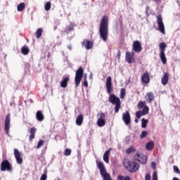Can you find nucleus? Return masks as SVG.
Instances as JSON below:
<instances>
[{"label":"nucleus","mask_w":180,"mask_h":180,"mask_svg":"<svg viewBox=\"0 0 180 180\" xmlns=\"http://www.w3.org/2000/svg\"><path fill=\"white\" fill-rule=\"evenodd\" d=\"M64 155L66 157H68V155H71V149L66 148L64 152Z\"/></svg>","instance_id":"36"},{"label":"nucleus","mask_w":180,"mask_h":180,"mask_svg":"<svg viewBox=\"0 0 180 180\" xmlns=\"http://www.w3.org/2000/svg\"><path fill=\"white\" fill-rule=\"evenodd\" d=\"M21 53L22 54H24V56H27V54H29V48H27V46H22Z\"/></svg>","instance_id":"26"},{"label":"nucleus","mask_w":180,"mask_h":180,"mask_svg":"<svg viewBox=\"0 0 180 180\" xmlns=\"http://www.w3.org/2000/svg\"><path fill=\"white\" fill-rule=\"evenodd\" d=\"M26 6V5L25 4V3H20L18 6H17V11L18 12H22V11H23V9H25V7Z\"/></svg>","instance_id":"27"},{"label":"nucleus","mask_w":180,"mask_h":180,"mask_svg":"<svg viewBox=\"0 0 180 180\" xmlns=\"http://www.w3.org/2000/svg\"><path fill=\"white\" fill-rule=\"evenodd\" d=\"M74 29V25L72 24H70L69 26L66 27V32L70 33L71 30H73Z\"/></svg>","instance_id":"34"},{"label":"nucleus","mask_w":180,"mask_h":180,"mask_svg":"<svg viewBox=\"0 0 180 180\" xmlns=\"http://www.w3.org/2000/svg\"><path fill=\"white\" fill-rule=\"evenodd\" d=\"M169 75L168 73H165L163 77L162 78V85H167L168 84Z\"/></svg>","instance_id":"23"},{"label":"nucleus","mask_w":180,"mask_h":180,"mask_svg":"<svg viewBox=\"0 0 180 180\" xmlns=\"http://www.w3.org/2000/svg\"><path fill=\"white\" fill-rule=\"evenodd\" d=\"M118 180H130V176H117Z\"/></svg>","instance_id":"32"},{"label":"nucleus","mask_w":180,"mask_h":180,"mask_svg":"<svg viewBox=\"0 0 180 180\" xmlns=\"http://www.w3.org/2000/svg\"><path fill=\"white\" fill-rule=\"evenodd\" d=\"M109 154H110V150H106L103 154V161H105L106 164H109Z\"/></svg>","instance_id":"22"},{"label":"nucleus","mask_w":180,"mask_h":180,"mask_svg":"<svg viewBox=\"0 0 180 180\" xmlns=\"http://www.w3.org/2000/svg\"><path fill=\"white\" fill-rule=\"evenodd\" d=\"M174 171L176 174H180L179 169L176 166H174Z\"/></svg>","instance_id":"43"},{"label":"nucleus","mask_w":180,"mask_h":180,"mask_svg":"<svg viewBox=\"0 0 180 180\" xmlns=\"http://www.w3.org/2000/svg\"><path fill=\"white\" fill-rule=\"evenodd\" d=\"M160 49V57L162 64H167V58L165 57V49H167V44L165 42H162L159 45Z\"/></svg>","instance_id":"5"},{"label":"nucleus","mask_w":180,"mask_h":180,"mask_svg":"<svg viewBox=\"0 0 180 180\" xmlns=\"http://www.w3.org/2000/svg\"><path fill=\"white\" fill-rule=\"evenodd\" d=\"M124 167L129 172H137L140 168V165L136 162L129 161L124 164Z\"/></svg>","instance_id":"4"},{"label":"nucleus","mask_w":180,"mask_h":180,"mask_svg":"<svg viewBox=\"0 0 180 180\" xmlns=\"http://www.w3.org/2000/svg\"><path fill=\"white\" fill-rule=\"evenodd\" d=\"M150 110V108H148V106L145 105L143 109L141 111L144 115H148V112Z\"/></svg>","instance_id":"31"},{"label":"nucleus","mask_w":180,"mask_h":180,"mask_svg":"<svg viewBox=\"0 0 180 180\" xmlns=\"http://www.w3.org/2000/svg\"><path fill=\"white\" fill-rule=\"evenodd\" d=\"M12 167L8 160H4L1 164V171H11Z\"/></svg>","instance_id":"11"},{"label":"nucleus","mask_w":180,"mask_h":180,"mask_svg":"<svg viewBox=\"0 0 180 180\" xmlns=\"http://www.w3.org/2000/svg\"><path fill=\"white\" fill-rule=\"evenodd\" d=\"M124 96H126V89H121L120 94V99H124Z\"/></svg>","instance_id":"30"},{"label":"nucleus","mask_w":180,"mask_h":180,"mask_svg":"<svg viewBox=\"0 0 180 180\" xmlns=\"http://www.w3.org/2000/svg\"><path fill=\"white\" fill-rule=\"evenodd\" d=\"M68 50H72V47L71 46V45H68Z\"/></svg>","instance_id":"49"},{"label":"nucleus","mask_w":180,"mask_h":180,"mask_svg":"<svg viewBox=\"0 0 180 180\" xmlns=\"http://www.w3.org/2000/svg\"><path fill=\"white\" fill-rule=\"evenodd\" d=\"M133 50L135 53H141L143 50V46L139 41H134L132 44Z\"/></svg>","instance_id":"10"},{"label":"nucleus","mask_w":180,"mask_h":180,"mask_svg":"<svg viewBox=\"0 0 180 180\" xmlns=\"http://www.w3.org/2000/svg\"><path fill=\"white\" fill-rule=\"evenodd\" d=\"M136 116L137 119H140V117H141V116H144V115L141 111H138L136 113Z\"/></svg>","instance_id":"38"},{"label":"nucleus","mask_w":180,"mask_h":180,"mask_svg":"<svg viewBox=\"0 0 180 180\" xmlns=\"http://www.w3.org/2000/svg\"><path fill=\"white\" fill-rule=\"evenodd\" d=\"M84 75V69L82 68H79V69L76 72L75 82L76 86H78L81 82V79H82V77Z\"/></svg>","instance_id":"7"},{"label":"nucleus","mask_w":180,"mask_h":180,"mask_svg":"<svg viewBox=\"0 0 180 180\" xmlns=\"http://www.w3.org/2000/svg\"><path fill=\"white\" fill-rule=\"evenodd\" d=\"M36 119L38 122H43L44 120V115L41 110H38L36 113Z\"/></svg>","instance_id":"20"},{"label":"nucleus","mask_w":180,"mask_h":180,"mask_svg":"<svg viewBox=\"0 0 180 180\" xmlns=\"http://www.w3.org/2000/svg\"><path fill=\"white\" fill-rule=\"evenodd\" d=\"M141 81L143 84H150V75L148 72L143 74Z\"/></svg>","instance_id":"18"},{"label":"nucleus","mask_w":180,"mask_h":180,"mask_svg":"<svg viewBox=\"0 0 180 180\" xmlns=\"http://www.w3.org/2000/svg\"><path fill=\"white\" fill-rule=\"evenodd\" d=\"M145 179L146 180H150L151 176L148 174L146 175Z\"/></svg>","instance_id":"45"},{"label":"nucleus","mask_w":180,"mask_h":180,"mask_svg":"<svg viewBox=\"0 0 180 180\" xmlns=\"http://www.w3.org/2000/svg\"><path fill=\"white\" fill-rule=\"evenodd\" d=\"M133 151H135L134 148H129L126 150L127 154H131V153H133Z\"/></svg>","instance_id":"40"},{"label":"nucleus","mask_w":180,"mask_h":180,"mask_svg":"<svg viewBox=\"0 0 180 180\" xmlns=\"http://www.w3.org/2000/svg\"><path fill=\"white\" fill-rule=\"evenodd\" d=\"M42 33H43V30H41V28L38 29L36 32L37 39H40V37H41Z\"/></svg>","instance_id":"29"},{"label":"nucleus","mask_w":180,"mask_h":180,"mask_svg":"<svg viewBox=\"0 0 180 180\" xmlns=\"http://www.w3.org/2000/svg\"><path fill=\"white\" fill-rule=\"evenodd\" d=\"M150 11V7H146V15L148 16V11Z\"/></svg>","instance_id":"47"},{"label":"nucleus","mask_w":180,"mask_h":180,"mask_svg":"<svg viewBox=\"0 0 180 180\" xmlns=\"http://www.w3.org/2000/svg\"><path fill=\"white\" fill-rule=\"evenodd\" d=\"M105 88L107 93L109 96V102L112 103V105H115V112L119 113V110L120 109V106L122 105V103L120 102V98L119 97L116 96L115 94H112V91H113V87H112V77L109 76L106 79L105 82Z\"/></svg>","instance_id":"1"},{"label":"nucleus","mask_w":180,"mask_h":180,"mask_svg":"<svg viewBox=\"0 0 180 180\" xmlns=\"http://www.w3.org/2000/svg\"><path fill=\"white\" fill-rule=\"evenodd\" d=\"M90 78H92V75H90Z\"/></svg>","instance_id":"53"},{"label":"nucleus","mask_w":180,"mask_h":180,"mask_svg":"<svg viewBox=\"0 0 180 180\" xmlns=\"http://www.w3.org/2000/svg\"><path fill=\"white\" fill-rule=\"evenodd\" d=\"M9 129H11V114H8L5 119L6 134H9Z\"/></svg>","instance_id":"14"},{"label":"nucleus","mask_w":180,"mask_h":180,"mask_svg":"<svg viewBox=\"0 0 180 180\" xmlns=\"http://www.w3.org/2000/svg\"><path fill=\"white\" fill-rule=\"evenodd\" d=\"M157 23L159 32L162 34H165V26L164 25V22L162 21V17L161 15L157 16Z\"/></svg>","instance_id":"8"},{"label":"nucleus","mask_w":180,"mask_h":180,"mask_svg":"<svg viewBox=\"0 0 180 180\" xmlns=\"http://www.w3.org/2000/svg\"><path fill=\"white\" fill-rule=\"evenodd\" d=\"M172 180H179V179H178L176 177H174Z\"/></svg>","instance_id":"51"},{"label":"nucleus","mask_w":180,"mask_h":180,"mask_svg":"<svg viewBox=\"0 0 180 180\" xmlns=\"http://www.w3.org/2000/svg\"><path fill=\"white\" fill-rule=\"evenodd\" d=\"M14 156L16 160L17 164H22L23 158H22V153L19 152V150L16 148L14 149Z\"/></svg>","instance_id":"12"},{"label":"nucleus","mask_w":180,"mask_h":180,"mask_svg":"<svg viewBox=\"0 0 180 180\" xmlns=\"http://www.w3.org/2000/svg\"><path fill=\"white\" fill-rule=\"evenodd\" d=\"M148 133L146 131H143L140 135V139H146Z\"/></svg>","instance_id":"35"},{"label":"nucleus","mask_w":180,"mask_h":180,"mask_svg":"<svg viewBox=\"0 0 180 180\" xmlns=\"http://www.w3.org/2000/svg\"><path fill=\"white\" fill-rule=\"evenodd\" d=\"M125 61L129 64L134 63V52H127L125 55Z\"/></svg>","instance_id":"13"},{"label":"nucleus","mask_w":180,"mask_h":180,"mask_svg":"<svg viewBox=\"0 0 180 180\" xmlns=\"http://www.w3.org/2000/svg\"><path fill=\"white\" fill-rule=\"evenodd\" d=\"M40 180H47V174H43L41 176Z\"/></svg>","instance_id":"42"},{"label":"nucleus","mask_w":180,"mask_h":180,"mask_svg":"<svg viewBox=\"0 0 180 180\" xmlns=\"http://www.w3.org/2000/svg\"><path fill=\"white\" fill-rule=\"evenodd\" d=\"M43 144H44V141L43 140H40L39 142H38V144L37 146V148H40V147H41L43 146Z\"/></svg>","instance_id":"39"},{"label":"nucleus","mask_w":180,"mask_h":180,"mask_svg":"<svg viewBox=\"0 0 180 180\" xmlns=\"http://www.w3.org/2000/svg\"><path fill=\"white\" fill-rule=\"evenodd\" d=\"M84 122V115H79L76 118V124L77 126H82V123Z\"/></svg>","instance_id":"21"},{"label":"nucleus","mask_w":180,"mask_h":180,"mask_svg":"<svg viewBox=\"0 0 180 180\" xmlns=\"http://www.w3.org/2000/svg\"><path fill=\"white\" fill-rule=\"evenodd\" d=\"M106 124V115L104 112L97 114V125L98 127H103Z\"/></svg>","instance_id":"6"},{"label":"nucleus","mask_w":180,"mask_h":180,"mask_svg":"<svg viewBox=\"0 0 180 180\" xmlns=\"http://www.w3.org/2000/svg\"><path fill=\"white\" fill-rule=\"evenodd\" d=\"M120 56H121L120 51H117V57H118V58H120Z\"/></svg>","instance_id":"48"},{"label":"nucleus","mask_w":180,"mask_h":180,"mask_svg":"<svg viewBox=\"0 0 180 180\" xmlns=\"http://www.w3.org/2000/svg\"><path fill=\"white\" fill-rule=\"evenodd\" d=\"M148 123V120H146L144 118H142L141 120V127L143 129H146L147 127V124Z\"/></svg>","instance_id":"28"},{"label":"nucleus","mask_w":180,"mask_h":180,"mask_svg":"<svg viewBox=\"0 0 180 180\" xmlns=\"http://www.w3.org/2000/svg\"><path fill=\"white\" fill-rule=\"evenodd\" d=\"M70 81V76H63L60 81L61 88H67L68 82Z\"/></svg>","instance_id":"17"},{"label":"nucleus","mask_w":180,"mask_h":180,"mask_svg":"<svg viewBox=\"0 0 180 180\" xmlns=\"http://www.w3.org/2000/svg\"><path fill=\"white\" fill-rule=\"evenodd\" d=\"M150 165H151L152 168H153V169H155V167L157 165L155 164V162H153Z\"/></svg>","instance_id":"44"},{"label":"nucleus","mask_w":180,"mask_h":180,"mask_svg":"<svg viewBox=\"0 0 180 180\" xmlns=\"http://www.w3.org/2000/svg\"><path fill=\"white\" fill-rule=\"evenodd\" d=\"M146 148L148 151H152L153 148H154V142L149 141L146 145Z\"/></svg>","instance_id":"25"},{"label":"nucleus","mask_w":180,"mask_h":180,"mask_svg":"<svg viewBox=\"0 0 180 180\" xmlns=\"http://www.w3.org/2000/svg\"><path fill=\"white\" fill-rule=\"evenodd\" d=\"M153 180H158V175L157 174V172H153Z\"/></svg>","instance_id":"41"},{"label":"nucleus","mask_w":180,"mask_h":180,"mask_svg":"<svg viewBox=\"0 0 180 180\" xmlns=\"http://www.w3.org/2000/svg\"><path fill=\"white\" fill-rule=\"evenodd\" d=\"M145 105H146V102L140 101L138 104V108H139L140 109H143V108H144Z\"/></svg>","instance_id":"37"},{"label":"nucleus","mask_w":180,"mask_h":180,"mask_svg":"<svg viewBox=\"0 0 180 180\" xmlns=\"http://www.w3.org/2000/svg\"><path fill=\"white\" fill-rule=\"evenodd\" d=\"M134 122H135V123H139V120L135 119V120H134Z\"/></svg>","instance_id":"50"},{"label":"nucleus","mask_w":180,"mask_h":180,"mask_svg":"<svg viewBox=\"0 0 180 180\" xmlns=\"http://www.w3.org/2000/svg\"><path fill=\"white\" fill-rule=\"evenodd\" d=\"M30 141H32V140H33V139H34L35 134H36V128L32 127L30 129Z\"/></svg>","instance_id":"24"},{"label":"nucleus","mask_w":180,"mask_h":180,"mask_svg":"<svg viewBox=\"0 0 180 180\" xmlns=\"http://www.w3.org/2000/svg\"><path fill=\"white\" fill-rule=\"evenodd\" d=\"M96 164L98 168L100 169V174L101 176L103 178V180H112L110 174H109V173L106 172V169L105 168V165H103V162L96 160Z\"/></svg>","instance_id":"3"},{"label":"nucleus","mask_w":180,"mask_h":180,"mask_svg":"<svg viewBox=\"0 0 180 180\" xmlns=\"http://www.w3.org/2000/svg\"><path fill=\"white\" fill-rule=\"evenodd\" d=\"M99 34L103 41H108V36H109V17L108 15H104L101 19Z\"/></svg>","instance_id":"2"},{"label":"nucleus","mask_w":180,"mask_h":180,"mask_svg":"<svg viewBox=\"0 0 180 180\" xmlns=\"http://www.w3.org/2000/svg\"><path fill=\"white\" fill-rule=\"evenodd\" d=\"M134 160L141 162V164H147V156L142 153H137L134 156Z\"/></svg>","instance_id":"9"},{"label":"nucleus","mask_w":180,"mask_h":180,"mask_svg":"<svg viewBox=\"0 0 180 180\" xmlns=\"http://www.w3.org/2000/svg\"><path fill=\"white\" fill-rule=\"evenodd\" d=\"M84 86H85L86 88L88 87V81L84 80V83H83Z\"/></svg>","instance_id":"46"},{"label":"nucleus","mask_w":180,"mask_h":180,"mask_svg":"<svg viewBox=\"0 0 180 180\" xmlns=\"http://www.w3.org/2000/svg\"><path fill=\"white\" fill-rule=\"evenodd\" d=\"M51 9V3L48 1L45 5V11H50Z\"/></svg>","instance_id":"33"},{"label":"nucleus","mask_w":180,"mask_h":180,"mask_svg":"<svg viewBox=\"0 0 180 180\" xmlns=\"http://www.w3.org/2000/svg\"><path fill=\"white\" fill-rule=\"evenodd\" d=\"M84 80L86 81V75H84Z\"/></svg>","instance_id":"52"},{"label":"nucleus","mask_w":180,"mask_h":180,"mask_svg":"<svg viewBox=\"0 0 180 180\" xmlns=\"http://www.w3.org/2000/svg\"><path fill=\"white\" fill-rule=\"evenodd\" d=\"M122 120L125 123V124H127V126L130 124L131 118L129 111H126L124 113L122 114Z\"/></svg>","instance_id":"16"},{"label":"nucleus","mask_w":180,"mask_h":180,"mask_svg":"<svg viewBox=\"0 0 180 180\" xmlns=\"http://www.w3.org/2000/svg\"><path fill=\"white\" fill-rule=\"evenodd\" d=\"M83 46L85 47L86 50H91L94 47V44L91 41L84 40L83 41Z\"/></svg>","instance_id":"19"},{"label":"nucleus","mask_w":180,"mask_h":180,"mask_svg":"<svg viewBox=\"0 0 180 180\" xmlns=\"http://www.w3.org/2000/svg\"><path fill=\"white\" fill-rule=\"evenodd\" d=\"M145 99L148 103H151L153 102L154 99H155V96H154V93L149 91L147 92L145 96Z\"/></svg>","instance_id":"15"}]
</instances>
